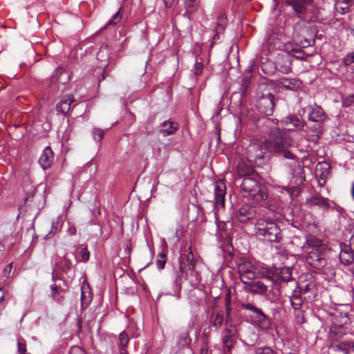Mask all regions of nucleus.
Here are the masks:
<instances>
[{
    "instance_id": "f257e3e1",
    "label": "nucleus",
    "mask_w": 354,
    "mask_h": 354,
    "mask_svg": "<svg viewBox=\"0 0 354 354\" xmlns=\"http://www.w3.org/2000/svg\"><path fill=\"white\" fill-rule=\"evenodd\" d=\"M264 124L269 127L267 131L269 140H266L267 142H269V151L274 153L277 156L284 154L292 156V151L290 150L292 146V138L275 125L271 127L270 124L273 122L270 119H266Z\"/></svg>"
},
{
    "instance_id": "f03ea898",
    "label": "nucleus",
    "mask_w": 354,
    "mask_h": 354,
    "mask_svg": "<svg viewBox=\"0 0 354 354\" xmlns=\"http://www.w3.org/2000/svg\"><path fill=\"white\" fill-rule=\"evenodd\" d=\"M259 178L258 174H253L236 182L239 184L242 196L251 198L254 203L264 201L268 197L265 187H262L259 183Z\"/></svg>"
},
{
    "instance_id": "7ed1b4c3",
    "label": "nucleus",
    "mask_w": 354,
    "mask_h": 354,
    "mask_svg": "<svg viewBox=\"0 0 354 354\" xmlns=\"http://www.w3.org/2000/svg\"><path fill=\"white\" fill-rule=\"evenodd\" d=\"M255 234L259 239L269 242H280L281 230L274 219L268 217L259 218L255 224Z\"/></svg>"
},
{
    "instance_id": "20e7f679",
    "label": "nucleus",
    "mask_w": 354,
    "mask_h": 354,
    "mask_svg": "<svg viewBox=\"0 0 354 354\" xmlns=\"http://www.w3.org/2000/svg\"><path fill=\"white\" fill-rule=\"evenodd\" d=\"M270 85L261 84L256 93L257 107L259 111L266 115H272L277 100Z\"/></svg>"
},
{
    "instance_id": "39448f33",
    "label": "nucleus",
    "mask_w": 354,
    "mask_h": 354,
    "mask_svg": "<svg viewBox=\"0 0 354 354\" xmlns=\"http://www.w3.org/2000/svg\"><path fill=\"white\" fill-rule=\"evenodd\" d=\"M277 157V167L281 171L292 178L299 176L302 182L305 180L303 168L296 155L292 152V156L284 154Z\"/></svg>"
},
{
    "instance_id": "423d86ee",
    "label": "nucleus",
    "mask_w": 354,
    "mask_h": 354,
    "mask_svg": "<svg viewBox=\"0 0 354 354\" xmlns=\"http://www.w3.org/2000/svg\"><path fill=\"white\" fill-rule=\"evenodd\" d=\"M306 261L313 269L319 271L329 270L326 254L321 249H312L306 251Z\"/></svg>"
},
{
    "instance_id": "0eeeda50",
    "label": "nucleus",
    "mask_w": 354,
    "mask_h": 354,
    "mask_svg": "<svg viewBox=\"0 0 354 354\" xmlns=\"http://www.w3.org/2000/svg\"><path fill=\"white\" fill-rule=\"evenodd\" d=\"M266 140L264 142H252L246 149V156L248 162L260 163L264 158L265 154L269 151Z\"/></svg>"
},
{
    "instance_id": "6e6552de",
    "label": "nucleus",
    "mask_w": 354,
    "mask_h": 354,
    "mask_svg": "<svg viewBox=\"0 0 354 354\" xmlns=\"http://www.w3.org/2000/svg\"><path fill=\"white\" fill-rule=\"evenodd\" d=\"M241 308L252 313L250 317L253 321L261 328H268L270 326V322L263 311L251 303L241 304Z\"/></svg>"
},
{
    "instance_id": "1a4fd4ad",
    "label": "nucleus",
    "mask_w": 354,
    "mask_h": 354,
    "mask_svg": "<svg viewBox=\"0 0 354 354\" xmlns=\"http://www.w3.org/2000/svg\"><path fill=\"white\" fill-rule=\"evenodd\" d=\"M348 308L349 307L348 306L342 305L335 308L330 314L331 323L349 326L350 318L348 315Z\"/></svg>"
},
{
    "instance_id": "9d476101",
    "label": "nucleus",
    "mask_w": 354,
    "mask_h": 354,
    "mask_svg": "<svg viewBox=\"0 0 354 354\" xmlns=\"http://www.w3.org/2000/svg\"><path fill=\"white\" fill-rule=\"evenodd\" d=\"M293 55L288 53H279L275 60V67L283 73L288 74L292 71Z\"/></svg>"
},
{
    "instance_id": "9b49d317",
    "label": "nucleus",
    "mask_w": 354,
    "mask_h": 354,
    "mask_svg": "<svg viewBox=\"0 0 354 354\" xmlns=\"http://www.w3.org/2000/svg\"><path fill=\"white\" fill-rule=\"evenodd\" d=\"M194 256L190 251L188 254H182L180 257V270L183 277L188 279V271L193 274L194 265L193 263Z\"/></svg>"
},
{
    "instance_id": "f8f14e48",
    "label": "nucleus",
    "mask_w": 354,
    "mask_h": 354,
    "mask_svg": "<svg viewBox=\"0 0 354 354\" xmlns=\"http://www.w3.org/2000/svg\"><path fill=\"white\" fill-rule=\"evenodd\" d=\"M236 171L238 176L236 182L240 181L243 178L253 176V174H257L252 166V162H248V160L241 159L237 163Z\"/></svg>"
},
{
    "instance_id": "ddd939ff",
    "label": "nucleus",
    "mask_w": 354,
    "mask_h": 354,
    "mask_svg": "<svg viewBox=\"0 0 354 354\" xmlns=\"http://www.w3.org/2000/svg\"><path fill=\"white\" fill-rule=\"evenodd\" d=\"M313 0H288L286 4L292 7L296 16L303 19L307 11V7L311 5Z\"/></svg>"
},
{
    "instance_id": "4468645a",
    "label": "nucleus",
    "mask_w": 354,
    "mask_h": 354,
    "mask_svg": "<svg viewBox=\"0 0 354 354\" xmlns=\"http://www.w3.org/2000/svg\"><path fill=\"white\" fill-rule=\"evenodd\" d=\"M281 124L288 131H300L303 129L305 122L301 117L291 115L283 119Z\"/></svg>"
},
{
    "instance_id": "2eb2a0df",
    "label": "nucleus",
    "mask_w": 354,
    "mask_h": 354,
    "mask_svg": "<svg viewBox=\"0 0 354 354\" xmlns=\"http://www.w3.org/2000/svg\"><path fill=\"white\" fill-rule=\"evenodd\" d=\"M354 342H342L331 344L328 348V354H351V345Z\"/></svg>"
},
{
    "instance_id": "dca6fc26",
    "label": "nucleus",
    "mask_w": 354,
    "mask_h": 354,
    "mask_svg": "<svg viewBox=\"0 0 354 354\" xmlns=\"http://www.w3.org/2000/svg\"><path fill=\"white\" fill-rule=\"evenodd\" d=\"M349 332V326L333 324L330 328L329 336L331 339L338 341Z\"/></svg>"
},
{
    "instance_id": "f3484780",
    "label": "nucleus",
    "mask_w": 354,
    "mask_h": 354,
    "mask_svg": "<svg viewBox=\"0 0 354 354\" xmlns=\"http://www.w3.org/2000/svg\"><path fill=\"white\" fill-rule=\"evenodd\" d=\"M277 85L286 90L296 91L301 88L302 83L296 78L281 77L277 80Z\"/></svg>"
},
{
    "instance_id": "a211bd4d",
    "label": "nucleus",
    "mask_w": 354,
    "mask_h": 354,
    "mask_svg": "<svg viewBox=\"0 0 354 354\" xmlns=\"http://www.w3.org/2000/svg\"><path fill=\"white\" fill-rule=\"evenodd\" d=\"M341 251L339 255L340 262L344 265H350L354 260L352 248L345 243L340 244Z\"/></svg>"
},
{
    "instance_id": "6ab92c4d",
    "label": "nucleus",
    "mask_w": 354,
    "mask_h": 354,
    "mask_svg": "<svg viewBox=\"0 0 354 354\" xmlns=\"http://www.w3.org/2000/svg\"><path fill=\"white\" fill-rule=\"evenodd\" d=\"M54 153L50 147H46L39 159V163L43 169L49 168L53 161Z\"/></svg>"
},
{
    "instance_id": "aec40b11",
    "label": "nucleus",
    "mask_w": 354,
    "mask_h": 354,
    "mask_svg": "<svg viewBox=\"0 0 354 354\" xmlns=\"http://www.w3.org/2000/svg\"><path fill=\"white\" fill-rule=\"evenodd\" d=\"M326 119L327 115L321 106H315L311 108V111L308 115V120L311 122H320L324 124Z\"/></svg>"
},
{
    "instance_id": "412c9836",
    "label": "nucleus",
    "mask_w": 354,
    "mask_h": 354,
    "mask_svg": "<svg viewBox=\"0 0 354 354\" xmlns=\"http://www.w3.org/2000/svg\"><path fill=\"white\" fill-rule=\"evenodd\" d=\"M178 129V123L171 120H165L160 125L159 133L163 136L174 134Z\"/></svg>"
},
{
    "instance_id": "4be33fe9",
    "label": "nucleus",
    "mask_w": 354,
    "mask_h": 354,
    "mask_svg": "<svg viewBox=\"0 0 354 354\" xmlns=\"http://www.w3.org/2000/svg\"><path fill=\"white\" fill-rule=\"evenodd\" d=\"M225 185L220 182L214 187V202L216 205L225 206Z\"/></svg>"
},
{
    "instance_id": "5701e85b",
    "label": "nucleus",
    "mask_w": 354,
    "mask_h": 354,
    "mask_svg": "<svg viewBox=\"0 0 354 354\" xmlns=\"http://www.w3.org/2000/svg\"><path fill=\"white\" fill-rule=\"evenodd\" d=\"M254 216L252 208L248 207H241L236 212V217L240 223H246L252 219Z\"/></svg>"
},
{
    "instance_id": "b1692460",
    "label": "nucleus",
    "mask_w": 354,
    "mask_h": 354,
    "mask_svg": "<svg viewBox=\"0 0 354 354\" xmlns=\"http://www.w3.org/2000/svg\"><path fill=\"white\" fill-rule=\"evenodd\" d=\"M307 201L310 207L318 206L324 209H328V208H330L328 199L322 197L320 195H315L314 196H312L310 198L308 199Z\"/></svg>"
},
{
    "instance_id": "393cba45",
    "label": "nucleus",
    "mask_w": 354,
    "mask_h": 354,
    "mask_svg": "<svg viewBox=\"0 0 354 354\" xmlns=\"http://www.w3.org/2000/svg\"><path fill=\"white\" fill-rule=\"evenodd\" d=\"M306 246H304L305 251H309L308 249H321L322 241L315 235L308 234L306 236Z\"/></svg>"
},
{
    "instance_id": "a878e982",
    "label": "nucleus",
    "mask_w": 354,
    "mask_h": 354,
    "mask_svg": "<svg viewBox=\"0 0 354 354\" xmlns=\"http://www.w3.org/2000/svg\"><path fill=\"white\" fill-rule=\"evenodd\" d=\"M323 124L320 122H312L307 127V133L312 137H315V140H317L322 134Z\"/></svg>"
},
{
    "instance_id": "bb28decb",
    "label": "nucleus",
    "mask_w": 354,
    "mask_h": 354,
    "mask_svg": "<svg viewBox=\"0 0 354 354\" xmlns=\"http://www.w3.org/2000/svg\"><path fill=\"white\" fill-rule=\"evenodd\" d=\"M227 24V17L225 15H220L217 17L216 24L215 28H214V32H215V35L213 37V39L215 40L216 39H218V34L222 32Z\"/></svg>"
},
{
    "instance_id": "cd10ccee",
    "label": "nucleus",
    "mask_w": 354,
    "mask_h": 354,
    "mask_svg": "<svg viewBox=\"0 0 354 354\" xmlns=\"http://www.w3.org/2000/svg\"><path fill=\"white\" fill-rule=\"evenodd\" d=\"M277 280L279 282H287L290 281L292 278V270L288 267H283L279 269L277 272Z\"/></svg>"
},
{
    "instance_id": "c85d7f7f",
    "label": "nucleus",
    "mask_w": 354,
    "mask_h": 354,
    "mask_svg": "<svg viewBox=\"0 0 354 354\" xmlns=\"http://www.w3.org/2000/svg\"><path fill=\"white\" fill-rule=\"evenodd\" d=\"M290 303L295 311L302 310L304 304L303 299L299 292H294L290 297Z\"/></svg>"
},
{
    "instance_id": "c756f323",
    "label": "nucleus",
    "mask_w": 354,
    "mask_h": 354,
    "mask_svg": "<svg viewBox=\"0 0 354 354\" xmlns=\"http://www.w3.org/2000/svg\"><path fill=\"white\" fill-rule=\"evenodd\" d=\"M330 166L326 162H322L317 164L315 167L316 176L325 177L330 173Z\"/></svg>"
},
{
    "instance_id": "7c9ffc66",
    "label": "nucleus",
    "mask_w": 354,
    "mask_h": 354,
    "mask_svg": "<svg viewBox=\"0 0 354 354\" xmlns=\"http://www.w3.org/2000/svg\"><path fill=\"white\" fill-rule=\"evenodd\" d=\"M71 102L72 100L70 98V97L62 99L60 102L56 105L57 111L65 115L71 109Z\"/></svg>"
},
{
    "instance_id": "2f4dec72",
    "label": "nucleus",
    "mask_w": 354,
    "mask_h": 354,
    "mask_svg": "<svg viewBox=\"0 0 354 354\" xmlns=\"http://www.w3.org/2000/svg\"><path fill=\"white\" fill-rule=\"evenodd\" d=\"M249 287V291L254 294L263 295L267 292V286L261 281H254Z\"/></svg>"
},
{
    "instance_id": "473e14b6",
    "label": "nucleus",
    "mask_w": 354,
    "mask_h": 354,
    "mask_svg": "<svg viewBox=\"0 0 354 354\" xmlns=\"http://www.w3.org/2000/svg\"><path fill=\"white\" fill-rule=\"evenodd\" d=\"M129 342V337L125 332H122L119 335L118 346L120 348V354H128L126 346Z\"/></svg>"
},
{
    "instance_id": "72a5a7b5",
    "label": "nucleus",
    "mask_w": 354,
    "mask_h": 354,
    "mask_svg": "<svg viewBox=\"0 0 354 354\" xmlns=\"http://www.w3.org/2000/svg\"><path fill=\"white\" fill-rule=\"evenodd\" d=\"M223 315L220 313H215L211 315L210 322L214 327L216 329H218L221 328L223 323Z\"/></svg>"
},
{
    "instance_id": "f704fd0d",
    "label": "nucleus",
    "mask_w": 354,
    "mask_h": 354,
    "mask_svg": "<svg viewBox=\"0 0 354 354\" xmlns=\"http://www.w3.org/2000/svg\"><path fill=\"white\" fill-rule=\"evenodd\" d=\"M241 281L245 285L250 286L255 279L256 274L255 272H248L246 273L241 274H239Z\"/></svg>"
},
{
    "instance_id": "c9c22d12",
    "label": "nucleus",
    "mask_w": 354,
    "mask_h": 354,
    "mask_svg": "<svg viewBox=\"0 0 354 354\" xmlns=\"http://www.w3.org/2000/svg\"><path fill=\"white\" fill-rule=\"evenodd\" d=\"M224 335L235 337L236 334V328L233 322L231 321L228 324H225V328L223 331Z\"/></svg>"
},
{
    "instance_id": "e433bc0d",
    "label": "nucleus",
    "mask_w": 354,
    "mask_h": 354,
    "mask_svg": "<svg viewBox=\"0 0 354 354\" xmlns=\"http://www.w3.org/2000/svg\"><path fill=\"white\" fill-rule=\"evenodd\" d=\"M239 274L253 272V265L250 262H244L239 266Z\"/></svg>"
},
{
    "instance_id": "4c0bfd02",
    "label": "nucleus",
    "mask_w": 354,
    "mask_h": 354,
    "mask_svg": "<svg viewBox=\"0 0 354 354\" xmlns=\"http://www.w3.org/2000/svg\"><path fill=\"white\" fill-rule=\"evenodd\" d=\"M234 337H235L223 334V346L230 350L232 347V345L234 344Z\"/></svg>"
},
{
    "instance_id": "58836bf2",
    "label": "nucleus",
    "mask_w": 354,
    "mask_h": 354,
    "mask_svg": "<svg viewBox=\"0 0 354 354\" xmlns=\"http://www.w3.org/2000/svg\"><path fill=\"white\" fill-rule=\"evenodd\" d=\"M189 343L190 339L189 338L188 335L186 333L181 335L178 341V344L180 348L187 346Z\"/></svg>"
},
{
    "instance_id": "ea45409f",
    "label": "nucleus",
    "mask_w": 354,
    "mask_h": 354,
    "mask_svg": "<svg viewBox=\"0 0 354 354\" xmlns=\"http://www.w3.org/2000/svg\"><path fill=\"white\" fill-rule=\"evenodd\" d=\"M159 259L156 261V265L159 269H163L167 262V255L162 252L158 254Z\"/></svg>"
},
{
    "instance_id": "a19ab883",
    "label": "nucleus",
    "mask_w": 354,
    "mask_h": 354,
    "mask_svg": "<svg viewBox=\"0 0 354 354\" xmlns=\"http://www.w3.org/2000/svg\"><path fill=\"white\" fill-rule=\"evenodd\" d=\"M295 320L296 322L299 324H302L306 322V318L304 315V312L303 310H299L295 311Z\"/></svg>"
},
{
    "instance_id": "79ce46f5",
    "label": "nucleus",
    "mask_w": 354,
    "mask_h": 354,
    "mask_svg": "<svg viewBox=\"0 0 354 354\" xmlns=\"http://www.w3.org/2000/svg\"><path fill=\"white\" fill-rule=\"evenodd\" d=\"M92 135L95 140L100 141L104 137V132L100 129L95 128L92 131Z\"/></svg>"
},
{
    "instance_id": "37998d69",
    "label": "nucleus",
    "mask_w": 354,
    "mask_h": 354,
    "mask_svg": "<svg viewBox=\"0 0 354 354\" xmlns=\"http://www.w3.org/2000/svg\"><path fill=\"white\" fill-rule=\"evenodd\" d=\"M120 10H121V8L116 13H115L113 15V16L111 17V19L107 23L106 26L115 25V24H118L121 20L122 17L120 14Z\"/></svg>"
},
{
    "instance_id": "c03bdc74",
    "label": "nucleus",
    "mask_w": 354,
    "mask_h": 354,
    "mask_svg": "<svg viewBox=\"0 0 354 354\" xmlns=\"http://www.w3.org/2000/svg\"><path fill=\"white\" fill-rule=\"evenodd\" d=\"M342 62L346 66H348L354 63V52L348 53L342 59Z\"/></svg>"
},
{
    "instance_id": "a18cd8bd",
    "label": "nucleus",
    "mask_w": 354,
    "mask_h": 354,
    "mask_svg": "<svg viewBox=\"0 0 354 354\" xmlns=\"http://www.w3.org/2000/svg\"><path fill=\"white\" fill-rule=\"evenodd\" d=\"M81 261L86 262L88 261L90 257V252H88L86 247H82L81 248Z\"/></svg>"
},
{
    "instance_id": "49530a36",
    "label": "nucleus",
    "mask_w": 354,
    "mask_h": 354,
    "mask_svg": "<svg viewBox=\"0 0 354 354\" xmlns=\"http://www.w3.org/2000/svg\"><path fill=\"white\" fill-rule=\"evenodd\" d=\"M199 1L200 0H186L187 9L190 11L194 10L197 8Z\"/></svg>"
},
{
    "instance_id": "de8ad7c7",
    "label": "nucleus",
    "mask_w": 354,
    "mask_h": 354,
    "mask_svg": "<svg viewBox=\"0 0 354 354\" xmlns=\"http://www.w3.org/2000/svg\"><path fill=\"white\" fill-rule=\"evenodd\" d=\"M17 351L19 354H25L26 352V345L24 341H21L18 339L17 342Z\"/></svg>"
},
{
    "instance_id": "09e8293b",
    "label": "nucleus",
    "mask_w": 354,
    "mask_h": 354,
    "mask_svg": "<svg viewBox=\"0 0 354 354\" xmlns=\"http://www.w3.org/2000/svg\"><path fill=\"white\" fill-rule=\"evenodd\" d=\"M256 354H275V353L270 347L266 346L257 348L256 350Z\"/></svg>"
},
{
    "instance_id": "8fccbe9b",
    "label": "nucleus",
    "mask_w": 354,
    "mask_h": 354,
    "mask_svg": "<svg viewBox=\"0 0 354 354\" xmlns=\"http://www.w3.org/2000/svg\"><path fill=\"white\" fill-rule=\"evenodd\" d=\"M69 354H86V352L81 347L73 346L71 348Z\"/></svg>"
},
{
    "instance_id": "3c124183",
    "label": "nucleus",
    "mask_w": 354,
    "mask_h": 354,
    "mask_svg": "<svg viewBox=\"0 0 354 354\" xmlns=\"http://www.w3.org/2000/svg\"><path fill=\"white\" fill-rule=\"evenodd\" d=\"M203 70V63L196 62L194 65V74L196 75H200L202 74Z\"/></svg>"
},
{
    "instance_id": "603ef678",
    "label": "nucleus",
    "mask_w": 354,
    "mask_h": 354,
    "mask_svg": "<svg viewBox=\"0 0 354 354\" xmlns=\"http://www.w3.org/2000/svg\"><path fill=\"white\" fill-rule=\"evenodd\" d=\"M104 53L105 54V57H108V48L106 46H102L100 48V51L97 55V59H102L103 56L102 55V54H104Z\"/></svg>"
},
{
    "instance_id": "864d4df0",
    "label": "nucleus",
    "mask_w": 354,
    "mask_h": 354,
    "mask_svg": "<svg viewBox=\"0 0 354 354\" xmlns=\"http://www.w3.org/2000/svg\"><path fill=\"white\" fill-rule=\"evenodd\" d=\"M225 313H226L225 322H227V324H228V322H230L231 321H232L231 315H230L232 308L230 307V305H228V304L225 305Z\"/></svg>"
},
{
    "instance_id": "5fc2aeb1",
    "label": "nucleus",
    "mask_w": 354,
    "mask_h": 354,
    "mask_svg": "<svg viewBox=\"0 0 354 354\" xmlns=\"http://www.w3.org/2000/svg\"><path fill=\"white\" fill-rule=\"evenodd\" d=\"M62 72H63V68L61 67H57L55 70V71L53 74V78L55 79V80H59V75H61Z\"/></svg>"
},
{
    "instance_id": "6e6d98bb",
    "label": "nucleus",
    "mask_w": 354,
    "mask_h": 354,
    "mask_svg": "<svg viewBox=\"0 0 354 354\" xmlns=\"http://www.w3.org/2000/svg\"><path fill=\"white\" fill-rule=\"evenodd\" d=\"M12 268V263H10L7 265L3 269V274L5 277H8Z\"/></svg>"
},
{
    "instance_id": "4d7b16f0",
    "label": "nucleus",
    "mask_w": 354,
    "mask_h": 354,
    "mask_svg": "<svg viewBox=\"0 0 354 354\" xmlns=\"http://www.w3.org/2000/svg\"><path fill=\"white\" fill-rule=\"evenodd\" d=\"M56 232H57V227H55L54 225L53 224L50 232L44 236V239H50L55 234Z\"/></svg>"
},
{
    "instance_id": "13d9d810",
    "label": "nucleus",
    "mask_w": 354,
    "mask_h": 354,
    "mask_svg": "<svg viewBox=\"0 0 354 354\" xmlns=\"http://www.w3.org/2000/svg\"><path fill=\"white\" fill-rule=\"evenodd\" d=\"M81 300H82V303L85 302L86 304H87V303L90 302V301H91L90 292H88V296L87 298L85 292L82 290Z\"/></svg>"
},
{
    "instance_id": "bf43d9fd",
    "label": "nucleus",
    "mask_w": 354,
    "mask_h": 354,
    "mask_svg": "<svg viewBox=\"0 0 354 354\" xmlns=\"http://www.w3.org/2000/svg\"><path fill=\"white\" fill-rule=\"evenodd\" d=\"M6 291L7 290L5 287L0 288V304L3 301Z\"/></svg>"
},
{
    "instance_id": "052dcab7",
    "label": "nucleus",
    "mask_w": 354,
    "mask_h": 354,
    "mask_svg": "<svg viewBox=\"0 0 354 354\" xmlns=\"http://www.w3.org/2000/svg\"><path fill=\"white\" fill-rule=\"evenodd\" d=\"M208 353V346L206 344H204L201 346L200 349V354H207Z\"/></svg>"
},
{
    "instance_id": "680f3d73",
    "label": "nucleus",
    "mask_w": 354,
    "mask_h": 354,
    "mask_svg": "<svg viewBox=\"0 0 354 354\" xmlns=\"http://www.w3.org/2000/svg\"><path fill=\"white\" fill-rule=\"evenodd\" d=\"M318 178V183L320 186H324L326 183V178L322 176H317Z\"/></svg>"
},
{
    "instance_id": "e2e57ef3",
    "label": "nucleus",
    "mask_w": 354,
    "mask_h": 354,
    "mask_svg": "<svg viewBox=\"0 0 354 354\" xmlns=\"http://www.w3.org/2000/svg\"><path fill=\"white\" fill-rule=\"evenodd\" d=\"M165 7H170L172 6V4L174 3L175 0H162Z\"/></svg>"
},
{
    "instance_id": "0e129e2a",
    "label": "nucleus",
    "mask_w": 354,
    "mask_h": 354,
    "mask_svg": "<svg viewBox=\"0 0 354 354\" xmlns=\"http://www.w3.org/2000/svg\"><path fill=\"white\" fill-rule=\"evenodd\" d=\"M230 301H231L230 294V292H228L225 295V305H227V304L230 305Z\"/></svg>"
},
{
    "instance_id": "69168bd1",
    "label": "nucleus",
    "mask_w": 354,
    "mask_h": 354,
    "mask_svg": "<svg viewBox=\"0 0 354 354\" xmlns=\"http://www.w3.org/2000/svg\"><path fill=\"white\" fill-rule=\"evenodd\" d=\"M343 3L346 4V8L351 7L352 5L354 4V0H344Z\"/></svg>"
},
{
    "instance_id": "338daca9",
    "label": "nucleus",
    "mask_w": 354,
    "mask_h": 354,
    "mask_svg": "<svg viewBox=\"0 0 354 354\" xmlns=\"http://www.w3.org/2000/svg\"><path fill=\"white\" fill-rule=\"evenodd\" d=\"M348 245L352 248L354 252V234L351 237Z\"/></svg>"
},
{
    "instance_id": "774afa93",
    "label": "nucleus",
    "mask_w": 354,
    "mask_h": 354,
    "mask_svg": "<svg viewBox=\"0 0 354 354\" xmlns=\"http://www.w3.org/2000/svg\"><path fill=\"white\" fill-rule=\"evenodd\" d=\"M51 289H52V295L55 297V294L57 292L58 288L55 286H51Z\"/></svg>"
}]
</instances>
